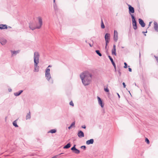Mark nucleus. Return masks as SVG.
Returning a JSON list of instances; mask_svg holds the SVG:
<instances>
[{
  "label": "nucleus",
  "mask_w": 158,
  "mask_h": 158,
  "mask_svg": "<svg viewBox=\"0 0 158 158\" xmlns=\"http://www.w3.org/2000/svg\"><path fill=\"white\" fill-rule=\"evenodd\" d=\"M82 83L85 85L89 84L91 80V74L88 72H85L80 75Z\"/></svg>",
  "instance_id": "obj_1"
},
{
  "label": "nucleus",
  "mask_w": 158,
  "mask_h": 158,
  "mask_svg": "<svg viewBox=\"0 0 158 158\" xmlns=\"http://www.w3.org/2000/svg\"><path fill=\"white\" fill-rule=\"evenodd\" d=\"M37 22L36 23L35 26H33V23H31L29 25V27L32 30H34L36 29L40 28L43 24L42 18L40 16L37 18Z\"/></svg>",
  "instance_id": "obj_2"
},
{
  "label": "nucleus",
  "mask_w": 158,
  "mask_h": 158,
  "mask_svg": "<svg viewBox=\"0 0 158 158\" xmlns=\"http://www.w3.org/2000/svg\"><path fill=\"white\" fill-rule=\"evenodd\" d=\"M39 54L38 52H35L34 53V62L35 68L34 71L38 72L39 70V67L37 64L39 63Z\"/></svg>",
  "instance_id": "obj_3"
},
{
  "label": "nucleus",
  "mask_w": 158,
  "mask_h": 158,
  "mask_svg": "<svg viewBox=\"0 0 158 158\" xmlns=\"http://www.w3.org/2000/svg\"><path fill=\"white\" fill-rule=\"evenodd\" d=\"M132 21V25L133 28L135 30H136L137 28V23L135 20V17L133 15H131Z\"/></svg>",
  "instance_id": "obj_4"
},
{
  "label": "nucleus",
  "mask_w": 158,
  "mask_h": 158,
  "mask_svg": "<svg viewBox=\"0 0 158 158\" xmlns=\"http://www.w3.org/2000/svg\"><path fill=\"white\" fill-rule=\"evenodd\" d=\"M50 69L47 68L46 69L45 73V76L46 79L49 81L51 78V75L50 73Z\"/></svg>",
  "instance_id": "obj_5"
},
{
  "label": "nucleus",
  "mask_w": 158,
  "mask_h": 158,
  "mask_svg": "<svg viewBox=\"0 0 158 158\" xmlns=\"http://www.w3.org/2000/svg\"><path fill=\"white\" fill-rule=\"evenodd\" d=\"M110 35V34L107 33L105 35V39L106 40V47L107 46L108 44L109 43Z\"/></svg>",
  "instance_id": "obj_6"
},
{
  "label": "nucleus",
  "mask_w": 158,
  "mask_h": 158,
  "mask_svg": "<svg viewBox=\"0 0 158 158\" xmlns=\"http://www.w3.org/2000/svg\"><path fill=\"white\" fill-rule=\"evenodd\" d=\"M128 6L129 7V14H131V13H134L135 12L134 8L129 5H128Z\"/></svg>",
  "instance_id": "obj_7"
},
{
  "label": "nucleus",
  "mask_w": 158,
  "mask_h": 158,
  "mask_svg": "<svg viewBox=\"0 0 158 158\" xmlns=\"http://www.w3.org/2000/svg\"><path fill=\"white\" fill-rule=\"evenodd\" d=\"M118 39V33L116 31H114V39L115 41L116 42Z\"/></svg>",
  "instance_id": "obj_8"
},
{
  "label": "nucleus",
  "mask_w": 158,
  "mask_h": 158,
  "mask_svg": "<svg viewBox=\"0 0 158 158\" xmlns=\"http://www.w3.org/2000/svg\"><path fill=\"white\" fill-rule=\"evenodd\" d=\"M139 23L141 26L142 27H144L145 26V23H144L143 20H142L141 19H139Z\"/></svg>",
  "instance_id": "obj_9"
},
{
  "label": "nucleus",
  "mask_w": 158,
  "mask_h": 158,
  "mask_svg": "<svg viewBox=\"0 0 158 158\" xmlns=\"http://www.w3.org/2000/svg\"><path fill=\"white\" fill-rule=\"evenodd\" d=\"M78 136L80 138L84 137V136L83 132L81 131H79L78 134Z\"/></svg>",
  "instance_id": "obj_10"
},
{
  "label": "nucleus",
  "mask_w": 158,
  "mask_h": 158,
  "mask_svg": "<svg viewBox=\"0 0 158 158\" xmlns=\"http://www.w3.org/2000/svg\"><path fill=\"white\" fill-rule=\"evenodd\" d=\"M154 27L155 29V30L157 31H158V25L157 23L156 22H154Z\"/></svg>",
  "instance_id": "obj_11"
},
{
  "label": "nucleus",
  "mask_w": 158,
  "mask_h": 158,
  "mask_svg": "<svg viewBox=\"0 0 158 158\" xmlns=\"http://www.w3.org/2000/svg\"><path fill=\"white\" fill-rule=\"evenodd\" d=\"M7 28V26L6 25L0 24V29H6Z\"/></svg>",
  "instance_id": "obj_12"
},
{
  "label": "nucleus",
  "mask_w": 158,
  "mask_h": 158,
  "mask_svg": "<svg viewBox=\"0 0 158 158\" xmlns=\"http://www.w3.org/2000/svg\"><path fill=\"white\" fill-rule=\"evenodd\" d=\"M93 143L94 140L93 139H91L90 140L87 141L86 142V143L88 145H89L90 144H93Z\"/></svg>",
  "instance_id": "obj_13"
},
{
  "label": "nucleus",
  "mask_w": 158,
  "mask_h": 158,
  "mask_svg": "<svg viewBox=\"0 0 158 158\" xmlns=\"http://www.w3.org/2000/svg\"><path fill=\"white\" fill-rule=\"evenodd\" d=\"M98 99L99 104L102 107H103L104 105L102 103V102L101 98L99 97H98Z\"/></svg>",
  "instance_id": "obj_14"
},
{
  "label": "nucleus",
  "mask_w": 158,
  "mask_h": 158,
  "mask_svg": "<svg viewBox=\"0 0 158 158\" xmlns=\"http://www.w3.org/2000/svg\"><path fill=\"white\" fill-rule=\"evenodd\" d=\"M109 57L110 60L111 61V62L113 65V66H114L115 69H116V65H115V64L114 63V62L113 61V59L110 56H109Z\"/></svg>",
  "instance_id": "obj_15"
},
{
  "label": "nucleus",
  "mask_w": 158,
  "mask_h": 158,
  "mask_svg": "<svg viewBox=\"0 0 158 158\" xmlns=\"http://www.w3.org/2000/svg\"><path fill=\"white\" fill-rule=\"evenodd\" d=\"M0 42L2 45H4L6 44L7 41L6 39H3L1 40Z\"/></svg>",
  "instance_id": "obj_16"
},
{
  "label": "nucleus",
  "mask_w": 158,
  "mask_h": 158,
  "mask_svg": "<svg viewBox=\"0 0 158 158\" xmlns=\"http://www.w3.org/2000/svg\"><path fill=\"white\" fill-rule=\"evenodd\" d=\"M31 118V114L30 112L29 111V113L27 114L26 116V119H30Z\"/></svg>",
  "instance_id": "obj_17"
},
{
  "label": "nucleus",
  "mask_w": 158,
  "mask_h": 158,
  "mask_svg": "<svg viewBox=\"0 0 158 158\" xmlns=\"http://www.w3.org/2000/svg\"><path fill=\"white\" fill-rule=\"evenodd\" d=\"M70 146H71L70 143H69L67 145L64 146L63 148L64 149L68 148H69L70 147Z\"/></svg>",
  "instance_id": "obj_18"
},
{
  "label": "nucleus",
  "mask_w": 158,
  "mask_h": 158,
  "mask_svg": "<svg viewBox=\"0 0 158 158\" xmlns=\"http://www.w3.org/2000/svg\"><path fill=\"white\" fill-rule=\"evenodd\" d=\"M56 131V129H53L50 130L48 133H55Z\"/></svg>",
  "instance_id": "obj_19"
},
{
  "label": "nucleus",
  "mask_w": 158,
  "mask_h": 158,
  "mask_svg": "<svg viewBox=\"0 0 158 158\" xmlns=\"http://www.w3.org/2000/svg\"><path fill=\"white\" fill-rule=\"evenodd\" d=\"M23 90H20L19 91V92H17L15 93V95L16 96H19L23 92Z\"/></svg>",
  "instance_id": "obj_20"
},
{
  "label": "nucleus",
  "mask_w": 158,
  "mask_h": 158,
  "mask_svg": "<svg viewBox=\"0 0 158 158\" xmlns=\"http://www.w3.org/2000/svg\"><path fill=\"white\" fill-rule=\"evenodd\" d=\"M112 55H116V49H113L112 50Z\"/></svg>",
  "instance_id": "obj_21"
},
{
  "label": "nucleus",
  "mask_w": 158,
  "mask_h": 158,
  "mask_svg": "<svg viewBox=\"0 0 158 158\" xmlns=\"http://www.w3.org/2000/svg\"><path fill=\"white\" fill-rule=\"evenodd\" d=\"M101 27L102 28H105V26L103 23L102 20V19L101 22Z\"/></svg>",
  "instance_id": "obj_22"
},
{
  "label": "nucleus",
  "mask_w": 158,
  "mask_h": 158,
  "mask_svg": "<svg viewBox=\"0 0 158 158\" xmlns=\"http://www.w3.org/2000/svg\"><path fill=\"white\" fill-rule=\"evenodd\" d=\"M13 124V125L15 127H18V125L17 124L16 120H15L14 121Z\"/></svg>",
  "instance_id": "obj_23"
},
{
  "label": "nucleus",
  "mask_w": 158,
  "mask_h": 158,
  "mask_svg": "<svg viewBox=\"0 0 158 158\" xmlns=\"http://www.w3.org/2000/svg\"><path fill=\"white\" fill-rule=\"evenodd\" d=\"M73 152L76 154H79L80 153V151L77 149H76L75 150L73 151Z\"/></svg>",
  "instance_id": "obj_24"
},
{
  "label": "nucleus",
  "mask_w": 158,
  "mask_h": 158,
  "mask_svg": "<svg viewBox=\"0 0 158 158\" xmlns=\"http://www.w3.org/2000/svg\"><path fill=\"white\" fill-rule=\"evenodd\" d=\"M75 122H73L72 124H71V125L68 127V128L70 129L73 126H74V125H75Z\"/></svg>",
  "instance_id": "obj_25"
},
{
  "label": "nucleus",
  "mask_w": 158,
  "mask_h": 158,
  "mask_svg": "<svg viewBox=\"0 0 158 158\" xmlns=\"http://www.w3.org/2000/svg\"><path fill=\"white\" fill-rule=\"evenodd\" d=\"M96 52L99 55V56H102V54L100 52L99 50H96Z\"/></svg>",
  "instance_id": "obj_26"
},
{
  "label": "nucleus",
  "mask_w": 158,
  "mask_h": 158,
  "mask_svg": "<svg viewBox=\"0 0 158 158\" xmlns=\"http://www.w3.org/2000/svg\"><path fill=\"white\" fill-rule=\"evenodd\" d=\"M18 51H11V52L12 53V54H16L17 53L19 52Z\"/></svg>",
  "instance_id": "obj_27"
},
{
  "label": "nucleus",
  "mask_w": 158,
  "mask_h": 158,
  "mask_svg": "<svg viewBox=\"0 0 158 158\" xmlns=\"http://www.w3.org/2000/svg\"><path fill=\"white\" fill-rule=\"evenodd\" d=\"M145 142L148 144L150 143V142L148 139L147 138H146L145 140Z\"/></svg>",
  "instance_id": "obj_28"
},
{
  "label": "nucleus",
  "mask_w": 158,
  "mask_h": 158,
  "mask_svg": "<svg viewBox=\"0 0 158 158\" xmlns=\"http://www.w3.org/2000/svg\"><path fill=\"white\" fill-rule=\"evenodd\" d=\"M75 146L76 145H74L73 147L72 148H71V150L72 151H74V150H75L76 149V148H75Z\"/></svg>",
  "instance_id": "obj_29"
},
{
  "label": "nucleus",
  "mask_w": 158,
  "mask_h": 158,
  "mask_svg": "<svg viewBox=\"0 0 158 158\" xmlns=\"http://www.w3.org/2000/svg\"><path fill=\"white\" fill-rule=\"evenodd\" d=\"M69 104L70 105H71L72 106H74V104L73 103V102L72 101H71L70 103H69Z\"/></svg>",
  "instance_id": "obj_30"
},
{
  "label": "nucleus",
  "mask_w": 158,
  "mask_h": 158,
  "mask_svg": "<svg viewBox=\"0 0 158 158\" xmlns=\"http://www.w3.org/2000/svg\"><path fill=\"white\" fill-rule=\"evenodd\" d=\"M104 90L106 92H109V90L107 88H105Z\"/></svg>",
  "instance_id": "obj_31"
},
{
  "label": "nucleus",
  "mask_w": 158,
  "mask_h": 158,
  "mask_svg": "<svg viewBox=\"0 0 158 158\" xmlns=\"http://www.w3.org/2000/svg\"><path fill=\"white\" fill-rule=\"evenodd\" d=\"M124 68H127V64L126 62H125L124 63Z\"/></svg>",
  "instance_id": "obj_32"
},
{
  "label": "nucleus",
  "mask_w": 158,
  "mask_h": 158,
  "mask_svg": "<svg viewBox=\"0 0 158 158\" xmlns=\"http://www.w3.org/2000/svg\"><path fill=\"white\" fill-rule=\"evenodd\" d=\"M54 8L55 9V10H56L57 9V5H56L55 3L54 6Z\"/></svg>",
  "instance_id": "obj_33"
},
{
  "label": "nucleus",
  "mask_w": 158,
  "mask_h": 158,
  "mask_svg": "<svg viewBox=\"0 0 158 158\" xmlns=\"http://www.w3.org/2000/svg\"><path fill=\"white\" fill-rule=\"evenodd\" d=\"M81 148H82L83 149H84V150H85V148H86V147L85 146H82Z\"/></svg>",
  "instance_id": "obj_34"
},
{
  "label": "nucleus",
  "mask_w": 158,
  "mask_h": 158,
  "mask_svg": "<svg viewBox=\"0 0 158 158\" xmlns=\"http://www.w3.org/2000/svg\"><path fill=\"white\" fill-rule=\"evenodd\" d=\"M123 85L124 88H125L126 87V85L125 84V83L124 82H123Z\"/></svg>",
  "instance_id": "obj_35"
},
{
  "label": "nucleus",
  "mask_w": 158,
  "mask_h": 158,
  "mask_svg": "<svg viewBox=\"0 0 158 158\" xmlns=\"http://www.w3.org/2000/svg\"><path fill=\"white\" fill-rule=\"evenodd\" d=\"M31 23H33V26H35V25H36V23H33V22L31 23H30V24H31Z\"/></svg>",
  "instance_id": "obj_36"
},
{
  "label": "nucleus",
  "mask_w": 158,
  "mask_h": 158,
  "mask_svg": "<svg viewBox=\"0 0 158 158\" xmlns=\"http://www.w3.org/2000/svg\"><path fill=\"white\" fill-rule=\"evenodd\" d=\"M128 69L129 72H131L132 71L131 69V68H129Z\"/></svg>",
  "instance_id": "obj_37"
},
{
  "label": "nucleus",
  "mask_w": 158,
  "mask_h": 158,
  "mask_svg": "<svg viewBox=\"0 0 158 158\" xmlns=\"http://www.w3.org/2000/svg\"><path fill=\"white\" fill-rule=\"evenodd\" d=\"M82 127L83 128H86V127L85 125H83L82 126Z\"/></svg>",
  "instance_id": "obj_38"
},
{
  "label": "nucleus",
  "mask_w": 158,
  "mask_h": 158,
  "mask_svg": "<svg viewBox=\"0 0 158 158\" xmlns=\"http://www.w3.org/2000/svg\"><path fill=\"white\" fill-rule=\"evenodd\" d=\"M156 60L157 62H158V57H155Z\"/></svg>",
  "instance_id": "obj_39"
},
{
  "label": "nucleus",
  "mask_w": 158,
  "mask_h": 158,
  "mask_svg": "<svg viewBox=\"0 0 158 158\" xmlns=\"http://www.w3.org/2000/svg\"><path fill=\"white\" fill-rule=\"evenodd\" d=\"M118 73L119 74V76H120L121 75V72L119 71H118Z\"/></svg>",
  "instance_id": "obj_40"
},
{
  "label": "nucleus",
  "mask_w": 158,
  "mask_h": 158,
  "mask_svg": "<svg viewBox=\"0 0 158 158\" xmlns=\"http://www.w3.org/2000/svg\"><path fill=\"white\" fill-rule=\"evenodd\" d=\"M115 47H116L115 45H113V49H116Z\"/></svg>",
  "instance_id": "obj_41"
},
{
  "label": "nucleus",
  "mask_w": 158,
  "mask_h": 158,
  "mask_svg": "<svg viewBox=\"0 0 158 158\" xmlns=\"http://www.w3.org/2000/svg\"><path fill=\"white\" fill-rule=\"evenodd\" d=\"M151 22H150L149 23V26H150V25H151Z\"/></svg>",
  "instance_id": "obj_42"
},
{
  "label": "nucleus",
  "mask_w": 158,
  "mask_h": 158,
  "mask_svg": "<svg viewBox=\"0 0 158 158\" xmlns=\"http://www.w3.org/2000/svg\"><path fill=\"white\" fill-rule=\"evenodd\" d=\"M56 158V156H55L52 157V158Z\"/></svg>",
  "instance_id": "obj_43"
},
{
  "label": "nucleus",
  "mask_w": 158,
  "mask_h": 158,
  "mask_svg": "<svg viewBox=\"0 0 158 158\" xmlns=\"http://www.w3.org/2000/svg\"><path fill=\"white\" fill-rule=\"evenodd\" d=\"M89 46H90L91 47H92V46H91V44H89Z\"/></svg>",
  "instance_id": "obj_44"
},
{
  "label": "nucleus",
  "mask_w": 158,
  "mask_h": 158,
  "mask_svg": "<svg viewBox=\"0 0 158 158\" xmlns=\"http://www.w3.org/2000/svg\"><path fill=\"white\" fill-rule=\"evenodd\" d=\"M55 2V0H53V2L54 3Z\"/></svg>",
  "instance_id": "obj_45"
},
{
  "label": "nucleus",
  "mask_w": 158,
  "mask_h": 158,
  "mask_svg": "<svg viewBox=\"0 0 158 158\" xmlns=\"http://www.w3.org/2000/svg\"><path fill=\"white\" fill-rule=\"evenodd\" d=\"M118 96L119 97H120V96H119V95L118 94Z\"/></svg>",
  "instance_id": "obj_46"
},
{
  "label": "nucleus",
  "mask_w": 158,
  "mask_h": 158,
  "mask_svg": "<svg viewBox=\"0 0 158 158\" xmlns=\"http://www.w3.org/2000/svg\"><path fill=\"white\" fill-rule=\"evenodd\" d=\"M48 67H51V66H50V65H49V66H48Z\"/></svg>",
  "instance_id": "obj_47"
}]
</instances>
